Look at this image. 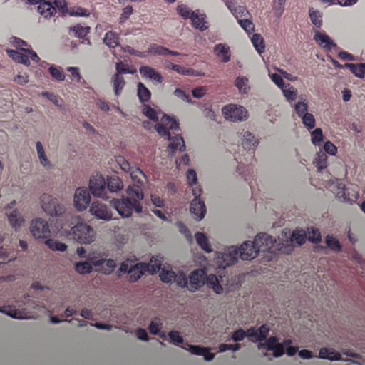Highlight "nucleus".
<instances>
[{"instance_id": "nucleus-39", "label": "nucleus", "mask_w": 365, "mask_h": 365, "mask_svg": "<svg viewBox=\"0 0 365 365\" xmlns=\"http://www.w3.org/2000/svg\"><path fill=\"white\" fill-rule=\"evenodd\" d=\"M103 43L107 45L108 48H114L118 46V35L115 32L108 31L106 33L103 37Z\"/></svg>"}, {"instance_id": "nucleus-30", "label": "nucleus", "mask_w": 365, "mask_h": 365, "mask_svg": "<svg viewBox=\"0 0 365 365\" xmlns=\"http://www.w3.org/2000/svg\"><path fill=\"white\" fill-rule=\"evenodd\" d=\"M36 150H37V155L38 161H40V164L47 169H51L52 164L48 160L47 155H46L45 151L43 148V145H41L40 141L36 143Z\"/></svg>"}, {"instance_id": "nucleus-36", "label": "nucleus", "mask_w": 365, "mask_h": 365, "mask_svg": "<svg viewBox=\"0 0 365 365\" xmlns=\"http://www.w3.org/2000/svg\"><path fill=\"white\" fill-rule=\"evenodd\" d=\"M112 83L113 89H114V93L115 96H118L122 92L123 89H124V78L120 75H113Z\"/></svg>"}, {"instance_id": "nucleus-16", "label": "nucleus", "mask_w": 365, "mask_h": 365, "mask_svg": "<svg viewBox=\"0 0 365 365\" xmlns=\"http://www.w3.org/2000/svg\"><path fill=\"white\" fill-rule=\"evenodd\" d=\"M92 265L98 268V271L103 274H110L116 267L115 261L112 259L91 258L90 259Z\"/></svg>"}, {"instance_id": "nucleus-28", "label": "nucleus", "mask_w": 365, "mask_h": 365, "mask_svg": "<svg viewBox=\"0 0 365 365\" xmlns=\"http://www.w3.org/2000/svg\"><path fill=\"white\" fill-rule=\"evenodd\" d=\"M38 12L45 19H48L56 13V8L53 6L49 1H43L38 4Z\"/></svg>"}, {"instance_id": "nucleus-48", "label": "nucleus", "mask_w": 365, "mask_h": 365, "mask_svg": "<svg viewBox=\"0 0 365 365\" xmlns=\"http://www.w3.org/2000/svg\"><path fill=\"white\" fill-rule=\"evenodd\" d=\"M92 264L88 262H80L75 264V269L80 274H88L92 271Z\"/></svg>"}, {"instance_id": "nucleus-57", "label": "nucleus", "mask_w": 365, "mask_h": 365, "mask_svg": "<svg viewBox=\"0 0 365 365\" xmlns=\"http://www.w3.org/2000/svg\"><path fill=\"white\" fill-rule=\"evenodd\" d=\"M239 25H240L241 28L245 31L247 34H250L255 29V26L253 25L252 21L247 19H237Z\"/></svg>"}, {"instance_id": "nucleus-27", "label": "nucleus", "mask_w": 365, "mask_h": 365, "mask_svg": "<svg viewBox=\"0 0 365 365\" xmlns=\"http://www.w3.org/2000/svg\"><path fill=\"white\" fill-rule=\"evenodd\" d=\"M318 357L322 359H327L330 361H338L341 360V354L333 349L328 348H322L318 354Z\"/></svg>"}, {"instance_id": "nucleus-49", "label": "nucleus", "mask_w": 365, "mask_h": 365, "mask_svg": "<svg viewBox=\"0 0 365 365\" xmlns=\"http://www.w3.org/2000/svg\"><path fill=\"white\" fill-rule=\"evenodd\" d=\"M252 43L254 45L255 50H257V53L261 54L264 52V41L262 40V36L259 34H255L252 37Z\"/></svg>"}, {"instance_id": "nucleus-58", "label": "nucleus", "mask_w": 365, "mask_h": 365, "mask_svg": "<svg viewBox=\"0 0 365 365\" xmlns=\"http://www.w3.org/2000/svg\"><path fill=\"white\" fill-rule=\"evenodd\" d=\"M323 140L322 130L317 128L311 132V142L314 145H319Z\"/></svg>"}, {"instance_id": "nucleus-47", "label": "nucleus", "mask_w": 365, "mask_h": 365, "mask_svg": "<svg viewBox=\"0 0 365 365\" xmlns=\"http://www.w3.org/2000/svg\"><path fill=\"white\" fill-rule=\"evenodd\" d=\"M313 163L317 166L318 170L325 168L327 166V155L324 152L317 153Z\"/></svg>"}, {"instance_id": "nucleus-26", "label": "nucleus", "mask_w": 365, "mask_h": 365, "mask_svg": "<svg viewBox=\"0 0 365 365\" xmlns=\"http://www.w3.org/2000/svg\"><path fill=\"white\" fill-rule=\"evenodd\" d=\"M7 52L8 56L12 58L13 61L18 63H21L24 66H29V56L23 53V51H14L12 49H7L6 51Z\"/></svg>"}, {"instance_id": "nucleus-29", "label": "nucleus", "mask_w": 365, "mask_h": 365, "mask_svg": "<svg viewBox=\"0 0 365 365\" xmlns=\"http://www.w3.org/2000/svg\"><path fill=\"white\" fill-rule=\"evenodd\" d=\"M195 240L197 245H199L201 250L205 251L206 253H210L212 252V248L210 243H209L208 238L206 235L201 232H197L195 234Z\"/></svg>"}, {"instance_id": "nucleus-19", "label": "nucleus", "mask_w": 365, "mask_h": 365, "mask_svg": "<svg viewBox=\"0 0 365 365\" xmlns=\"http://www.w3.org/2000/svg\"><path fill=\"white\" fill-rule=\"evenodd\" d=\"M165 137L170 140V145H168V151L171 155L175 153L176 151L179 150L183 152L185 150V141H183L182 137L179 135H175L174 137L169 135H161Z\"/></svg>"}, {"instance_id": "nucleus-18", "label": "nucleus", "mask_w": 365, "mask_h": 365, "mask_svg": "<svg viewBox=\"0 0 365 365\" xmlns=\"http://www.w3.org/2000/svg\"><path fill=\"white\" fill-rule=\"evenodd\" d=\"M313 40L317 42L318 46L324 48L327 51H330L336 48V44L327 36V34L322 33L319 31H314Z\"/></svg>"}, {"instance_id": "nucleus-51", "label": "nucleus", "mask_w": 365, "mask_h": 365, "mask_svg": "<svg viewBox=\"0 0 365 365\" xmlns=\"http://www.w3.org/2000/svg\"><path fill=\"white\" fill-rule=\"evenodd\" d=\"M173 283L180 288H185L187 286V277L182 271H178L177 275L173 278Z\"/></svg>"}, {"instance_id": "nucleus-5", "label": "nucleus", "mask_w": 365, "mask_h": 365, "mask_svg": "<svg viewBox=\"0 0 365 365\" xmlns=\"http://www.w3.org/2000/svg\"><path fill=\"white\" fill-rule=\"evenodd\" d=\"M257 249L262 250V252H269L274 253L275 251L282 250L285 247L284 242L280 239L274 238L269 234L261 232L255 235L254 242H252Z\"/></svg>"}, {"instance_id": "nucleus-8", "label": "nucleus", "mask_w": 365, "mask_h": 365, "mask_svg": "<svg viewBox=\"0 0 365 365\" xmlns=\"http://www.w3.org/2000/svg\"><path fill=\"white\" fill-rule=\"evenodd\" d=\"M89 191L95 197L108 199L106 195V179L101 173H95L89 179Z\"/></svg>"}, {"instance_id": "nucleus-12", "label": "nucleus", "mask_w": 365, "mask_h": 365, "mask_svg": "<svg viewBox=\"0 0 365 365\" xmlns=\"http://www.w3.org/2000/svg\"><path fill=\"white\" fill-rule=\"evenodd\" d=\"M89 212L90 215L94 216L96 219L104 221H109L113 217V213L108 207L99 201H93L91 203L89 207Z\"/></svg>"}, {"instance_id": "nucleus-24", "label": "nucleus", "mask_w": 365, "mask_h": 365, "mask_svg": "<svg viewBox=\"0 0 365 365\" xmlns=\"http://www.w3.org/2000/svg\"><path fill=\"white\" fill-rule=\"evenodd\" d=\"M333 189L334 190L336 198H338L339 200L348 202L349 193L346 192V188H344V184L341 180L338 179L334 180L333 182Z\"/></svg>"}, {"instance_id": "nucleus-13", "label": "nucleus", "mask_w": 365, "mask_h": 365, "mask_svg": "<svg viewBox=\"0 0 365 365\" xmlns=\"http://www.w3.org/2000/svg\"><path fill=\"white\" fill-rule=\"evenodd\" d=\"M178 129V123L175 118L164 115L161 118L160 123L155 125V130L158 133L159 135H169V130H177Z\"/></svg>"}, {"instance_id": "nucleus-22", "label": "nucleus", "mask_w": 365, "mask_h": 365, "mask_svg": "<svg viewBox=\"0 0 365 365\" xmlns=\"http://www.w3.org/2000/svg\"><path fill=\"white\" fill-rule=\"evenodd\" d=\"M241 145L243 148L248 151H254L255 148L257 147L258 141L255 139V136L249 131H243L242 137H241Z\"/></svg>"}, {"instance_id": "nucleus-7", "label": "nucleus", "mask_w": 365, "mask_h": 365, "mask_svg": "<svg viewBox=\"0 0 365 365\" xmlns=\"http://www.w3.org/2000/svg\"><path fill=\"white\" fill-rule=\"evenodd\" d=\"M225 119L232 123H240L248 118V113L245 107L235 104H228L222 108Z\"/></svg>"}, {"instance_id": "nucleus-1", "label": "nucleus", "mask_w": 365, "mask_h": 365, "mask_svg": "<svg viewBox=\"0 0 365 365\" xmlns=\"http://www.w3.org/2000/svg\"><path fill=\"white\" fill-rule=\"evenodd\" d=\"M127 173L130 175L133 182V185L127 187V197L115 199L110 202L113 207L124 218L131 216L133 211L140 213L143 210L140 201L143 199V186L145 180V175L140 169H133V171Z\"/></svg>"}, {"instance_id": "nucleus-34", "label": "nucleus", "mask_w": 365, "mask_h": 365, "mask_svg": "<svg viewBox=\"0 0 365 365\" xmlns=\"http://www.w3.org/2000/svg\"><path fill=\"white\" fill-rule=\"evenodd\" d=\"M206 16L204 14H201L200 15L194 16L192 17L189 18L191 20L192 26L196 29L200 30V31H205L208 29V26H206V22L204 21Z\"/></svg>"}, {"instance_id": "nucleus-63", "label": "nucleus", "mask_w": 365, "mask_h": 365, "mask_svg": "<svg viewBox=\"0 0 365 365\" xmlns=\"http://www.w3.org/2000/svg\"><path fill=\"white\" fill-rule=\"evenodd\" d=\"M122 51H123L124 53H128L130 55L137 56L138 58L146 57L145 52L135 50L130 46H125L122 47Z\"/></svg>"}, {"instance_id": "nucleus-54", "label": "nucleus", "mask_w": 365, "mask_h": 365, "mask_svg": "<svg viewBox=\"0 0 365 365\" xmlns=\"http://www.w3.org/2000/svg\"><path fill=\"white\" fill-rule=\"evenodd\" d=\"M49 73L50 76L57 81H64L65 76L60 67H56L55 66L49 67Z\"/></svg>"}, {"instance_id": "nucleus-50", "label": "nucleus", "mask_w": 365, "mask_h": 365, "mask_svg": "<svg viewBox=\"0 0 365 365\" xmlns=\"http://www.w3.org/2000/svg\"><path fill=\"white\" fill-rule=\"evenodd\" d=\"M286 0H273L272 1V9L274 14L277 18L280 17L284 12V8H285Z\"/></svg>"}, {"instance_id": "nucleus-6", "label": "nucleus", "mask_w": 365, "mask_h": 365, "mask_svg": "<svg viewBox=\"0 0 365 365\" xmlns=\"http://www.w3.org/2000/svg\"><path fill=\"white\" fill-rule=\"evenodd\" d=\"M41 207L45 213L52 217H57L63 215L65 211L63 204L60 203L56 198L44 193L40 198Z\"/></svg>"}, {"instance_id": "nucleus-17", "label": "nucleus", "mask_w": 365, "mask_h": 365, "mask_svg": "<svg viewBox=\"0 0 365 365\" xmlns=\"http://www.w3.org/2000/svg\"><path fill=\"white\" fill-rule=\"evenodd\" d=\"M239 257L242 260H251L255 258L259 252L262 250L255 246L251 241H246L237 248Z\"/></svg>"}, {"instance_id": "nucleus-59", "label": "nucleus", "mask_w": 365, "mask_h": 365, "mask_svg": "<svg viewBox=\"0 0 365 365\" xmlns=\"http://www.w3.org/2000/svg\"><path fill=\"white\" fill-rule=\"evenodd\" d=\"M161 329L162 322H160V319L158 318H155L152 320L151 322H150L149 327H148V329H149L151 334H157L160 331Z\"/></svg>"}, {"instance_id": "nucleus-10", "label": "nucleus", "mask_w": 365, "mask_h": 365, "mask_svg": "<svg viewBox=\"0 0 365 365\" xmlns=\"http://www.w3.org/2000/svg\"><path fill=\"white\" fill-rule=\"evenodd\" d=\"M30 231L36 239H47L50 235V227L47 221L41 217L31 220Z\"/></svg>"}, {"instance_id": "nucleus-46", "label": "nucleus", "mask_w": 365, "mask_h": 365, "mask_svg": "<svg viewBox=\"0 0 365 365\" xmlns=\"http://www.w3.org/2000/svg\"><path fill=\"white\" fill-rule=\"evenodd\" d=\"M325 244H327V247L334 252H338L341 250V246L339 240L332 235H327L325 237Z\"/></svg>"}, {"instance_id": "nucleus-11", "label": "nucleus", "mask_w": 365, "mask_h": 365, "mask_svg": "<svg viewBox=\"0 0 365 365\" xmlns=\"http://www.w3.org/2000/svg\"><path fill=\"white\" fill-rule=\"evenodd\" d=\"M239 254L236 247H229L221 253H217V263L221 268L230 267L237 262Z\"/></svg>"}, {"instance_id": "nucleus-14", "label": "nucleus", "mask_w": 365, "mask_h": 365, "mask_svg": "<svg viewBox=\"0 0 365 365\" xmlns=\"http://www.w3.org/2000/svg\"><path fill=\"white\" fill-rule=\"evenodd\" d=\"M90 191L85 187L76 189L74 195V206L79 212L85 210L90 203Z\"/></svg>"}, {"instance_id": "nucleus-55", "label": "nucleus", "mask_w": 365, "mask_h": 365, "mask_svg": "<svg viewBox=\"0 0 365 365\" xmlns=\"http://www.w3.org/2000/svg\"><path fill=\"white\" fill-rule=\"evenodd\" d=\"M143 114L145 115L148 118L153 121H158L157 113L154 109L152 108L149 105L145 104L143 106Z\"/></svg>"}, {"instance_id": "nucleus-21", "label": "nucleus", "mask_w": 365, "mask_h": 365, "mask_svg": "<svg viewBox=\"0 0 365 365\" xmlns=\"http://www.w3.org/2000/svg\"><path fill=\"white\" fill-rule=\"evenodd\" d=\"M213 53L215 56L222 63H227L230 61V47L225 43H218L213 47Z\"/></svg>"}, {"instance_id": "nucleus-42", "label": "nucleus", "mask_w": 365, "mask_h": 365, "mask_svg": "<svg viewBox=\"0 0 365 365\" xmlns=\"http://www.w3.org/2000/svg\"><path fill=\"white\" fill-rule=\"evenodd\" d=\"M45 245H46L47 247L53 251L64 252L67 248L66 244L53 239L46 240V241H45Z\"/></svg>"}, {"instance_id": "nucleus-31", "label": "nucleus", "mask_w": 365, "mask_h": 365, "mask_svg": "<svg viewBox=\"0 0 365 365\" xmlns=\"http://www.w3.org/2000/svg\"><path fill=\"white\" fill-rule=\"evenodd\" d=\"M0 312L15 319H24V312L21 310L16 309L11 306L1 307Z\"/></svg>"}, {"instance_id": "nucleus-20", "label": "nucleus", "mask_w": 365, "mask_h": 365, "mask_svg": "<svg viewBox=\"0 0 365 365\" xmlns=\"http://www.w3.org/2000/svg\"><path fill=\"white\" fill-rule=\"evenodd\" d=\"M140 74L142 76V78L149 79L158 83H162L163 82L162 75L150 66H143L140 67Z\"/></svg>"}, {"instance_id": "nucleus-32", "label": "nucleus", "mask_w": 365, "mask_h": 365, "mask_svg": "<svg viewBox=\"0 0 365 365\" xmlns=\"http://www.w3.org/2000/svg\"><path fill=\"white\" fill-rule=\"evenodd\" d=\"M168 48L153 43L148 47L145 54L154 56H166V52H168Z\"/></svg>"}, {"instance_id": "nucleus-38", "label": "nucleus", "mask_w": 365, "mask_h": 365, "mask_svg": "<svg viewBox=\"0 0 365 365\" xmlns=\"http://www.w3.org/2000/svg\"><path fill=\"white\" fill-rule=\"evenodd\" d=\"M159 277L163 283L171 284L173 278L176 276L178 272H175L172 269H166V267H160Z\"/></svg>"}, {"instance_id": "nucleus-9", "label": "nucleus", "mask_w": 365, "mask_h": 365, "mask_svg": "<svg viewBox=\"0 0 365 365\" xmlns=\"http://www.w3.org/2000/svg\"><path fill=\"white\" fill-rule=\"evenodd\" d=\"M202 190L199 187L192 189V194H193L194 199L190 205V212L193 215L194 218L197 221H200L204 218L206 214V207H205L204 202L200 200Z\"/></svg>"}, {"instance_id": "nucleus-41", "label": "nucleus", "mask_w": 365, "mask_h": 365, "mask_svg": "<svg viewBox=\"0 0 365 365\" xmlns=\"http://www.w3.org/2000/svg\"><path fill=\"white\" fill-rule=\"evenodd\" d=\"M138 97L142 103L148 102L150 99V91L142 83H138Z\"/></svg>"}, {"instance_id": "nucleus-40", "label": "nucleus", "mask_w": 365, "mask_h": 365, "mask_svg": "<svg viewBox=\"0 0 365 365\" xmlns=\"http://www.w3.org/2000/svg\"><path fill=\"white\" fill-rule=\"evenodd\" d=\"M269 329L267 326V324H263L259 327V329H255V332H257V335L255 336L254 339H252V342H262L267 339V336L269 334Z\"/></svg>"}, {"instance_id": "nucleus-45", "label": "nucleus", "mask_w": 365, "mask_h": 365, "mask_svg": "<svg viewBox=\"0 0 365 365\" xmlns=\"http://www.w3.org/2000/svg\"><path fill=\"white\" fill-rule=\"evenodd\" d=\"M187 347L182 346V349L188 351L190 353L195 356L203 355L205 352L209 351L208 348L203 347L200 345H191L187 344Z\"/></svg>"}, {"instance_id": "nucleus-3", "label": "nucleus", "mask_w": 365, "mask_h": 365, "mask_svg": "<svg viewBox=\"0 0 365 365\" xmlns=\"http://www.w3.org/2000/svg\"><path fill=\"white\" fill-rule=\"evenodd\" d=\"M163 257L160 255L152 256L149 263L138 262L134 265L130 266L128 273L129 281L130 282H135L140 279V277L145 273L148 272L151 274H155L159 272L160 264H162Z\"/></svg>"}, {"instance_id": "nucleus-35", "label": "nucleus", "mask_w": 365, "mask_h": 365, "mask_svg": "<svg viewBox=\"0 0 365 365\" xmlns=\"http://www.w3.org/2000/svg\"><path fill=\"white\" fill-rule=\"evenodd\" d=\"M177 13L184 19H188L194 16L200 15L201 13L198 10L191 11L187 6L180 4L177 7Z\"/></svg>"}, {"instance_id": "nucleus-62", "label": "nucleus", "mask_w": 365, "mask_h": 365, "mask_svg": "<svg viewBox=\"0 0 365 365\" xmlns=\"http://www.w3.org/2000/svg\"><path fill=\"white\" fill-rule=\"evenodd\" d=\"M241 349V345L239 344H221L219 345V352H225L227 351H231L232 352H236Z\"/></svg>"}, {"instance_id": "nucleus-60", "label": "nucleus", "mask_w": 365, "mask_h": 365, "mask_svg": "<svg viewBox=\"0 0 365 365\" xmlns=\"http://www.w3.org/2000/svg\"><path fill=\"white\" fill-rule=\"evenodd\" d=\"M277 345H283L281 343H278L277 341L276 336H270L268 339L266 340L265 343H261L259 344V349L266 348L267 349H273V347L277 346Z\"/></svg>"}, {"instance_id": "nucleus-33", "label": "nucleus", "mask_w": 365, "mask_h": 365, "mask_svg": "<svg viewBox=\"0 0 365 365\" xmlns=\"http://www.w3.org/2000/svg\"><path fill=\"white\" fill-rule=\"evenodd\" d=\"M234 86L238 89L240 94H247L250 87L248 85V78L246 76H238L234 82Z\"/></svg>"}, {"instance_id": "nucleus-56", "label": "nucleus", "mask_w": 365, "mask_h": 365, "mask_svg": "<svg viewBox=\"0 0 365 365\" xmlns=\"http://www.w3.org/2000/svg\"><path fill=\"white\" fill-rule=\"evenodd\" d=\"M168 338H170V343L175 346L182 344L183 338L179 334L178 331H171L168 332Z\"/></svg>"}, {"instance_id": "nucleus-43", "label": "nucleus", "mask_w": 365, "mask_h": 365, "mask_svg": "<svg viewBox=\"0 0 365 365\" xmlns=\"http://www.w3.org/2000/svg\"><path fill=\"white\" fill-rule=\"evenodd\" d=\"M280 89L287 102H293L297 100V91L293 86H285Z\"/></svg>"}, {"instance_id": "nucleus-37", "label": "nucleus", "mask_w": 365, "mask_h": 365, "mask_svg": "<svg viewBox=\"0 0 365 365\" xmlns=\"http://www.w3.org/2000/svg\"><path fill=\"white\" fill-rule=\"evenodd\" d=\"M309 18L316 28L320 29L322 26V13L319 10H314L313 8L309 9Z\"/></svg>"}, {"instance_id": "nucleus-15", "label": "nucleus", "mask_w": 365, "mask_h": 365, "mask_svg": "<svg viewBox=\"0 0 365 365\" xmlns=\"http://www.w3.org/2000/svg\"><path fill=\"white\" fill-rule=\"evenodd\" d=\"M15 205V200L9 203L7 207H6L5 212L6 215H7L8 221H9L10 226L15 230H18L24 222V219H23L19 211L14 209Z\"/></svg>"}, {"instance_id": "nucleus-25", "label": "nucleus", "mask_w": 365, "mask_h": 365, "mask_svg": "<svg viewBox=\"0 0 365 365\" xmlns=\"http://www.w3.org/2000/svg\"><path fill=\"white\" fill-rule=\"evenodd\" d=\"M307 235L303 230H296L292 232L289 240L284 242L285 247H289L293 244L301 246L306 242Z\"/></svg>"}, {"instance_id": "nucleus-64", "label": "nucleus", "mask_w": 365, "mask_h": 365, "mask_svg": "<svg viewBox=\"0 0 365 365\" xmlns=\"http://www.w3.org/2000/svg\"><path fill=\"white\" fill-rule=\"evenodd\" d=\"M294 111L298 116L309 114L307 113V105L303 101H299L294 104Z\"/></svg>"}, {"instance_id": "nucleus-2", "label": "nucleus", "mask_w": 365, "mask_h": 365, "mask_svg": "<svg viewBox=\"0 0 365 365\" xmlns=\"http://www.w3.org/2000/svg\"><path fill=\"white\" fill-rule=\"evenodd\" d=\"M205 284L212 289L215 293L222 294L223 289L218 282L217 277L213 274H206L202 269L193 270L190 273L189 278H187V286L185 288L191 292H195Z\"/></svg>"}, {"instance_id": "nucleus-44", "label": "nucleus", "mask_w": 365, "mask_h": 365, "mask_svg": "<svg viewBox=\"0 0 365 365\" xmlns=\"http://www.w3.org/2000/svg\"><path fill=\"white\" fill-rule=\"evenodd\" d=\"M70 31L74 34L75 37L83 38L90 31L89 26H83L82 25H75L70 28Z\"/></svg>"}, {"instance_id": "nucleus-61", "label": "nucleus", "mask_w": 365, "mask_h": 365, "mask_svg": "<svg viewBox=\"0 0 365 365\" xmlns=\"http://www.w3.org/2000/svg\"><path fill=\"white\" fill-rule=\"evenodd\" d=\"M350 72L358 78H364L365 76V64L357 63V66L350 69Z\"/></svg>"}, {"instance_id": "nucleus-4", "label": "nucleus", "mask_w": 365, "mask_h": 365, "mask_svg": "<svg viewBox=\"0 0 365 365\" xmlns=\"http://www.w3.org/2000/svg\"><path fill=\"white\" fill-rule=\"evenodd\" d=\"M66 233L68 238L79 244H91L94 242L95 239L94 229L81 221L76 222L69 230H66Z\"/></svg>"}, {"instance_id": "nucleus-23", "label": "nucleus", "mask_w": 365, "mask_h": 365, "mask_svg": "<svg viewBox=\"0 0 365 365\" xmlns=\"http://www.w3.org/2000/svg\"><path fill=\"white\" fill-rule=\"evenodd\" d=\"M106 187L110 192L120 191L123 189L122 180L116 175L108 176L106 180Z\"/></svg>"}, {"instance_id": "nucleus-52", "label": "nucleus", "mask_w": 365, "mask_h": 365, "mask_svg": "<svg viewBox=\"0 0 365 365\" xmlns=\"http://www.w3.org/2000/svg\"><path fill=\"white\" fill-rule=\"evenodd\" d=\"M302 119L304 126L310 130L315 128V118L312 114H307L303 115H299Z\"/></svg>"}, {"instance_id": "nucleus-53", "label": "nucleus", "mask_w": 365, "mask_h": 365, "mask_svg": "<svg viewBox=\"0 0 365 365\" xmlns=\"http://www.w3.org/2000/svg\"><path fill=\"white\" fill-rule=\"evenodd\" d=\"M115 162H117L118 165H119L120 168L126 173L132 171L133 170L139 169L138 168L131 166L129 162L127 161V160H125L124 157L121 155L118 156V158H115Z\"/></svg>"}]
</instances>
